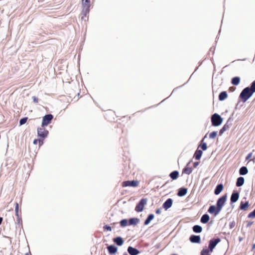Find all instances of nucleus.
Listing matches in <instances>:
<instances>
[{
    "mask_svg": "<svg viewBox=\"0 0 255 255\" xmlns=\"http://www.w3.org/2000/svg\"><path fill=\"white\" fill-rule=\"evenodd\" d=\"M255 92V81H254L250 87L245 88L241 92L240 95V98L242 101H247Z\"/></svg>",
    "mask_w": 255,
    "mask_h": 255,
    "instance_id": "nucleus-1",
    "label": "nucleus"
},
{
    "mask_svg": "<svg viewBox=\"0 0 255 255\" xmlns=\"http://www.w3.org/2000/svg\"><path fill=\"white\" fill-rule=\"evenodd\" d=\"M222 118L217 114H214L211 117V122L213 126L217 127L220 126L222 124Z\"/></svg>",
    "mask_w": 255,
    "mask_h": 255,
    "instance_id": "nucleus-2",
    "label": "nucleus"
},
{
    "mask_svg": "<svg viewBox=\"0 0 255 255\" xmlns=\"http://www.w3.org/2000/svg\"><path fill=\"white\" fill-rule=\"evenodd\" d=\"M49 132L45 128V127H41L37 128V134L39 138L44 139L48 135Z\"/></svg>",
    "mask_w": 255,
    "mask_h": 255,
    "instance_id": "nucleus-3",
    "label": "nucleus"
},
{
    "mask_svg": "<svg viewBox=\"0 0 255 255\" xmlns=\"http://www.w3.org/2000/svg\"><path fill=\"white\" fill-rule=\"evenodd\" d=\"M139 182L137 180H128L122 182V186L123 187H126L128 186L136 187L139 186Z\"/></svg>",
    "mask_w": 255,
    "mask_h": 255,
    "instance_id": "nucleus-4",
    "label": "nucleus"
},
{
    "mask_svg": "<svg viewBox=\"0 0 255 255\" xmlns=\"http://www.w3.org/2000/svg\"><path fill=\"white\" fill-rule=\"evenodd\" d=\"M53 118V116L51 114H48L44 116L42 119V122L41 124L42 127L47 126L51 123Z\"/></svg>",
    "mask_w": 255,
    "mask_h": 255,
    "instance_id": "nucleus-5",
    "label": "nucleus"
},
{
    "mask_svg": "<svg viewBox=\"0 0 255 255\" xmlns=\"http://www.w3.org/2000/svg\"><path fill=\"white\" fill-rule=\"evenodd\" d=\"M147 199H142L137 204L135 207V210L137 212H140L143 211L144 205L146 204Z\"/></svg>",
    "mask_w": 255,
    "mask_h": 255,
    "instance_id": "nucleus-6",
    "label": "nucleus"
},
{
    "mask_svg": "<svg viewBox=\"0 0 255 255\" xmlns=\"http://www.w3.org/2000/svg\"><path fill=\"white\" fill-rule=\"evenodd\" d=\"M220 241V238L213 239L209 241L208 249L211 252H213V249Z\"/></svg>",
    "mask_w": 255,
    "mask_h": 255,
    "instance_id": "nucleus-7",
    "label": "nucleus"
},
{
    "mask_svg": "<svg viewBox=\"0 0 255 255\" xmlns=\"http://www.w3.org/2000/svg\"><path fill=\"white\" fill-rule=\"evenodd\" d=\"M227 199L226 196H223L220 197L217 201V206L218 207V210H221L225 204Z\"/></svg>",
    "mask_w": 255,
    "mask_h": 255,
    "instance_id": "nucleus-8",
    "label": "nucleus"
},
{
    "mask_svg": "<svg viewBox=\"0 0 255 255\" xmlns=\"http://www.w3.org/2000/svg\"><path fill=\"white\" fill-rule=\"evenodd\" d=\"M208 211L210 214H214L215 216H216L219 213L221 210H218V207L217 206L215 207L214 205H212L209 207Z\"/></svg>",
    "mask_w": 255,
    "mask_h": 255,
    "instance_id": "nucleus-9",
    "label": "nucleus"
},
{
    "mask_svg": "<svg viewBox=\"0 0 255 255\" xmlns=\"http://www.w3.org/2000/svg\"><path fill=\"white\" fill-rule=\"evenodd\" d=\"M82 6L86 11H89L90 6V0H82Z\"/></svg>",
    "mask_w": 255,
    "mask_h": 255,
    "instance_id": "nucleus-10",
    "label": "nucleus"
},
{
    "mask_svg": "<svg viewBox=\"0 0 255 255\" xmlns=\"http://www.w3.org/2000/svg\"><path fill=\"white\" fill-rule=\"evenodd\" d=\"M172 200L170 198L168 199L163 204V207L165 209L167 210L170 208L172 205Z\"/></svg>",
    "mask_w": 255,
    "mask_h": 255,
    "instance_id": "nucleus-11",
    "label": "nucleus"
},
{
    "mask_svg": "<svg viewBox=\"0 0 255 255\" xmlns=\"http://www.w3.org/2000/svg\"><path fill=\"white\" fill-rule=\"evenodd\" d=\"M190 241L192 243H199L201 241V238L199 236L192 235L190 237Z\"/></svg>",
    "mask_w": 255,
    "mask_h": 255,
    "instance_id": "nucleus-12",
    "label": "nucleus"
},
{
    "mask_svg": "<svg viewBox=\"0 0 255 255\" xmlns=\"http://www.w3.org/2000/svg\"><path fill=\"white\" fill-rule=\"evenodd\" d=\"M128 251L130 255H137L139 253V252L136 249L132 247H129Z\"/></svg>",
    "mask_w": 255,
    "mask_h": 255,
    "instance_id": "nucleus-13",
    "label": "nucleus"
},
{
    "mask_svg": "<svg viewBox=\"0 0 255 255\" xmlns=\"http://www.w3.org/2000/svg\"><path fill=\"white\" fill-rule=\"evenodd\" d=\"M107 249L109 254L111 255L116 254L118 250L117 248L114 245H111L108 246Z\"/></svg>",
    "mask_w": 255,
    "mask_h": 255,
    "instance_id": "nucleus-14",
    "label": "nucleus"
},
{
    "mask_svg": "<svg viewBox=\"0 0 255 255\" xmlns=\"http://www.w3.org/2000/svg\"><path fill=\"white\" fill-rule=\"evenodd\" d=\"M239 197V193L238 192L233 193L231 197V202L235 203L237 201Z\"/></svg>",
    "mask_w": 255,
    "mask_h": 255,
    "instance_id": "nucleus-15",
    "label": "nucleus"
},
{
    "mask_svg": "<svg viewBox=\"0 0 255 255\" xmlns=\"http://www.w3.org/2000/svg\"><path fill=\"white\" fill-rule=\"evenodd\" d=\"M187 192V189L185 188H180L177 193V195L180 197L183 196L186 194Z\"/></svg>",
    "mask_w": 255,
    "mask_h": 255,
    "instance_id": "nucleus-16",
    "label": "nucleus"
},
{
    "mask_svg": "<svg viewBox=\"0 0 255 255\" xmlns=\"http://www.w3.org/2000/svg\"><path fill=\"white\" fill-rule=\"evenodd\" d=\"M224 187L222 184L218 185L214 191V193L216 195L219 194L223 190Z\"/></svg>",
    "mask_w": 255,
    "mask_h": 255,
    "instance_id": "nucleus-17",
    "label": "nucleus"
},
{
    "mask_svg": "<svg viewBox=\"0 0 255 255\" xmlns=\"http://www.w3.org/2000/svg\"><path fill=\"white\" fill-rule=\"evenodd\" d=\"M114 242L118 246H122L124 243V240L121 237H117L113 240Z\"/></svg>",
    "mask_w": 255,
    "mask_h": 255,
    "instance_id": "nucleus-18",
    "label": "nucleus"
},
{
    "mask_svg": "<svg viewBox=\"0 0 255 255\" xmlns=\"http://www.w3.org/2000/svg\"><path fill=\"white\" fill-rule=\"evenodd\" d=\"M202 150L197 149L194 153V157L196 160H199L202 156Z\"/></svg>",
    "mask_w": 255,
    "mask_h": 255,
    "instance_id": "nucleus-19",
    "label": "nucleus"
},
{
    "mask_svg": "<svg viewBox=\"0 0 255 255\" xmlns=\"http://www.w3.org/2000/svg\"><path fill=\"white\" fill-rule=\"evenodd\" d=\"M169 176L172 180H176L179 176V172L177 171H174L170 173Z\"/></svg>",
    "mask_w": 255,
    "mask_h": 255,
    "instance_id": "nucleus-20",
    "label": "nucleus"
},
{
    "mask_svg": "<svg viewBox=\"0 0 255 255\" xmlns=\"http://www.w3.org/2000/svg\"><path fill=\"white\" fill-rule=\"evenodd\" d=\"M249 206V204L248 202H241L240 208L241 210L246 211L248 209V208Z\"/></svg>",
    "mask_w": 255,
    "mask_h": 255,
    "instance_id": "nucleus-21",
    "label": "nucleus"
},
{
    "mask_svg": "<svg viewBox=\"0 0 255 255\" xmlns=\"http://www.w3.org/2000/svg\"><path fill=\"white\" fill-rule=\"evenodd\" d=\"M245 179L243 177H240L237 179V181L236 182V186L238 187H240L242 186L244 183Z\"/></svg>",
    "mask_w": 255,
    "mask_h": 255,
    "instance_id": "nucleus-22",
    "label": "nucleus"
},
{
    "mask_svg": "<svg viewBox=\"0 0 255 255\" xmlns=\"http://www.w3.org/2000/svg\"><path fill=\"white\" fill-rule=\"evenodd\" d=\"M228 97V95L226 92H222L219 96V99L220 101H223L226 99Z\"/></svg>",
    "mask_w": 255,
    "mask_h": 255,
    "instance_id": "nucleus-23",
    "label": "nucleus"
},
{
    "mask_svg": "<svg viewBox=\"0 0 255 255\" xmlns=\"http://www.w3.org/2000/svg\"><path fill=\"white\" fill-rule=\"evenodd\" d=\"M210 219L209 216L207 214H204L202 216L201 219V222L203 223H207Z\"/></svg>",
    "mask_w": 255,
    "mask_h": 255,
    "instance_id": "nucleus-24",
    "label": "nucleus"
},
{
    "mask_svg": "<svg viewBox=\"0 0 255 255\" xmlns=\"http://www.w3.org/2000/svg\"><path fill=\"white\" fill-rule=\"evenodd\" d=\"M139 222V220L137 218H131L129 220L128 223L130 225H136Z\"/></svg>",
    "mask_w": 255,
    "mask_h": 255,
    "instance_id": "nucleus-25",
    "label": "nucleus"
},
{
    "mask_svg": "<svg viewBox=\"0 0 255 255\" xmlns=\"http://www.w3.org/2000/svg\"><path fill=\"white\" fill-rule=\"evenodd\" d=\"M248 172L247 168L245 166L242 167L239 170V173L241 175H245Z\"/></svg>",
    "mask_w": 255,
    "mask_h": 255,
    "instance_id": "nucleus-26",
    "label": "nucleus"
},
{
    "mask_svg": "<svg viewBox=\"0 0 255 255\" xmlns=\"http://www.w3.org/2000/svg\"><path fill=\"white\" fill-rule=\"evenodd\" d=\"M154 215L153 214H150L148 215L147 219L145 220L144 222V225H148L150 222L154 218Z\"/></svg>",
    "mask_w": 255,
    "mask_h": 255,
    "instance_id": "nucleus-27",
    "label": "nucleus"
},
{
    "mask_svg": "<svg viewBox=\"0 0 255 255\" xmlns=\"http://www.w3.org/2000/svg\"><path fill=\"white\" fill-rule=\"evenodd\" d=\"M240 82V78L239 77H235L232 80V84L234 85H238Z\"/></svg>",
    "mask_w": 255,
    "mask_h": 255,
    "instance_id": "nucleus-28",
    "label": "nucleus"
},
{
    "mask_svg": "<svg viewBox=\"0 0 255 255\" xmlns=\"http://www.w3.org/2000/svg\"><path fill=\"white\" fill-rule=\"evenodd\" d=\"M193 230L195 233H201L202 230V228L200 226L195 225L193 227Z\"/></svg>",
    "mask_w": 255,
    "mask_h": 255,
    "instance_id": "nucleus-29",
    "label": "nucleus"
},
{
    "mask_svg": "<svg viewBox=\"0 0 255 255\" xmlns=\"http://www.w3.org/2000/svg\"><path fill=\"white\" fill-rule=\"evenodd\" d=\"M229 128V126L227 124H225L223 127L220 130L219 135H221L223 132Z\"/></svg>",
    "mask_w": 255,
    "mask_h": 255,
    "instance_id": "nucleus-30",
    "label": "nucleus"
},
{
    "mask_svg": "<svg viewBox=\"0 0 255 255\" xmlns=\"http://www.w3.org/2000/svg\"><path fill=\"white\" fill-rule=\"evenodd\" d=\"M192 171V169L191 167H186L185 168H184L183 170V173H185V174H190Z\"/></svg>",
    "mask_w": 255,
    "mask_h": 255,
    "instance_id": "nucleus-31",
    "label": "nucleus"
},
{
    "mask_svg": "<svg viewBox=\"0 0 255 255\" xmlns=\"http://www.w3.org/2000/svg\"><path fill=\"white\" fill-rule=\"evenodd\" d=\"M206 135H205L204 137V138L201 140V143L199 147H201L202 150H205L207 148V144L205 142H203L204 139L206 137Z\"/></svg>",
    "mask_w": 255,
    "mask_h": 255,
    "instance_id": "nucleus-32",
    "label": "nucleus"
},
{
    "mask_svg": "<svg viewBox=\"0 0 255 255\" xmlns=\"http://www.w3.org/2000/svg\"><path fill=\"white\" fill-rule=\"evenodd\" d=\"M37 143H39V146H41L43 143V139L39 138V139H35L33 141V143L36 144Z\"/></svg>",
    "mask_w": 255,
    "mask_h": 255,
    "instance_id": "nucleus-33",
    "label": "nucleus"
},
{
    "mask_svg": "<svg viewBox=\"0 0 255 255\" xmlns=\"http://www.w3.org/2000/svg\"><path fill=\"white\" fill-rule=\"evenodd\" d=\"M210 250L208 249H203L201 252V255H210L209 254Z\"/></svg>",
    "mask_w": 255,
    "mask_h": 255,
    "instance_id": "nucleus-34",
    "label": "nucleus"
},
{
    "mask_svg": "<svg viewBox=\"0 0 255 255\" xmlns=\"http://www.w3.org/2000/svg\"><path fill=\"white\" fill-rule=\"evenodd\" d=\"M120 225L122 227H126L128 225V221L126 219H123L120 222Z\"/></svg>",
    "mask_w": 255,
    "mask_h": 255,
    "instance_id": "nucleus-35",
    "label": "nucleus"
},
{
    "mask_svg": "<svg viewBox=\"0 0 255 255\" xmlns=\"http://www.w3.org/2000/svg\"><path fill=\"white\" fill-rule=\"evenodd\" d=\"M217 135V131H213L209 134V137L210 138H215Z\"/></svg>",
    "mask_w": 255,
    "mask_h": 255,
    "instance_id": "nucleus-36",
    "label": "nucleus"
},
{
    "mask_svg": "<svg viewBox=\"0 0 255 255\" xmlns=\"http://www.w3.org/2000/svg\"><path fill=\"white\" fill-rule=\"evenodd\" d=\"M27 119H28L27 117H25V118H23L20 119V120L19 121L20 125H22L24 124L25 123H26V122L27 121Z\"/></svg>",
    "mask_w": 255,
    "mask_h": 255,
    "instance_id": "nucleus-37",
    "label": "nucleus"
},
{
    "mask_svg": "<svg viewBox=\"0 0 255 255\" xmlns=\"http://www.w3.org/2000/svg\"><path fill=\"white\" fill-rule=\"evenodd\" d=\"M248 217L251 218H255V209L248 215Z\"/></svg>",
    "mask_w": 255,
    "mask_h": 255,
    "instance_id": "nucleus-38",
    "label": "nucleus"
},
{
    "mask_svg": "<svg viewBox=\"0 0 255 255\" xmlns=\"http://www.w3.org/2000/svg\"><path fill=\"white\" fill-rule=\"evenodd\" d=\"M104 231H111L112 230V228L110 226L108 225H105L103 227Z\"/></svg>",
    "mask_w": 255,
    "mask_h": 255,
    "instance_id": "nucleus-39",
    "label": "nucleus"
},
{
    "mask_svg": "<svg viewBox=\"0 0 255 255\" xmlns=\"http://www.w3.org/2000/svg\"><path fill=\"white\" fill-rule=\"evenodd\" d=\"M252 155H253L252 152L249 153L246 158V160H249L251 159V158L252 157Z\"/></svg>",
    "mask_w": 255,
    "mask_h": 255,
    "instance_id": "nucleus-40",
    "label": "nucleus"
},
{
    "mask_svg": "<svg viewBox=\"0 0 255 255\" xmlns=\"http://www.w3.org/2000/svg\"><path fill=\"white\" fill-rule=\"evenodd\" d=\"M32 100H33V101L34 103H38V99L37 97H36L35 96H33V97H32Z\"/></svg>",
    "mask_w": 255,
    "mask_h": 255,
    "instance_id": "nucleus-41",
    "label": "nucleus"
},
{
    "mask_svg": "<svg viewBox=\"0 0 255 255\" xmlns=\"http://www.w3.org/2000/svg\"><path fill=\"white\" fill-rule=\"evenodd\" d=\"M19 206L18 203H15V211L17 212L18 211Z\"/></svg>",
    "mask_w": 255,
    "mask_h": 255,
    "instance_id": "nucleus-42",
    "label": "nucleus"
},
{
    "mask_svg": "<svg viewBox=\"0 0 255 255\" xmlns=\"http://www.w3.org/2000/svg\"><path fill=\"white\" fill-rule=\"evenodd\" d=\"M234 90H235V88H234V87H230V88H229V91H231V92H233V91H234Z\"/></svg>",
    "mask_w": 255,
    "mask_h": 255,
    "instance_id": "nucleus-43",
    "label": "nucleus"
},
{
    "mask_svg": "<svg viewBox=\"0 0 255 255\" xmlns=\"http://www.w3.org/2000/svg\"><path fill=\"white\" fill-rule=\"evenodd\" d=\"M15 215L17 217L18 220H19V216L18 214V211L17 212H15Z\"/></svg>",
    "mask_w": 255,
    "mask_h": 255,
    "instance_id": "nucleus-44",
    "label": "nucleus"
},
{
    "mask_svg": "<svg viewBox=\"0 0 255 255\" xmlns=\"http://www.w3.org/2000/svg\"><path fill=\"white\" fill-rule=\"evenodd\" d=\"M156 213L157 214H160V210L159 209H157L156 210Z\"/></svg>",
    "mask_w": 255,
    "mask_h": 255,
    "instance_id": "nucleus-45",
    "label": "nucleus"
},
{
    "mask_svg": "<svg viewBox=\"0 0 255 255\" xmlns=\"http://www.w3.org/2000/svg\"><path fill=\"white\" fill-rule=\"evenodd\" d=\"M252 224V222H249V223H248L247 226L250 227V226H251Z\"/></svg>",
    "mask_w": 255,
    "mask_h": 255,
    "instance_id": "nucleus-46",
    "label": "nucleus"
},
{
    "mask_svg": "<svg viewBox=\"0 0 255 255\" xmlns=\"http://www.w3.org/2000/svg\"><path fill=\"white\" fill-rule=\"evenodd\" d=\"M198 164V162H195L194 163V167H196Z\"/></svg>",
    "mask_w": 255,
    "mask_h": 255,
    "instance_id": "nucleus-47",
    "label": "nucleus"
},
{
    "mask_svg": "<svg viewBox=\"0 0 255 255\" xmlns=\"http://www.w3.org/2000/svg\"><path fill=\"white\" fill-rule=\"evenodd\" d=\"M2 221V218L0 217V225L1 224Z\"/></svg>",
    "mask_w": 255,
    "mask_h": 255,
    "instance_id": "nucleus-48",
    "label": "nucleus"
},
{
    "mask_svg": "<svg viewBox=\"0 0 255 255\" xmlns=\"http://www.w3.org/2000/svg\"><path fill=\"white\" fill-rule=\"evenodd\" d=\"M124 255H128L127 254V253H126L125 254H124Z\"/></svg>",
    "mask_w": 255,
    "mask_h": 255,
    "instance_id": "nucleus-49",
    "label": "nucleus"
}]
</instances>
